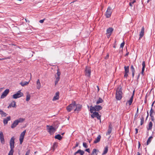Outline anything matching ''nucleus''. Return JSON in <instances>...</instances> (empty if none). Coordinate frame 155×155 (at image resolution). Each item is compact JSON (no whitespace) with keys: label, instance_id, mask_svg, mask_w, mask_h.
Listing matches in <instances>:
<instances>
[{"label":"nucleus","instance_id":"nucleus-1","mask_svg":"<svg viewBox=\"0 0 155 155\" xmlns=\"http://www.w3.org/2000/svg\"><path fill=\"white\" fill-rule=\"evenodd\" d=\"M122 89L121 87H118L116 91V98L117 100H120L122 98Z\"/></svg>","mask_w":155,"mask_h":155},{"label":"nucleus","instance_id":"nucleus-2","mask_svg":"<svg viewBox=\"0 0 155 155\" xmlns=\"http://www.w3.org/2000/svg\"><path fill=\"white\" fill-rule=\"evenodd\" d=\"M102 108V107L100 105H95L94 107L92 106H90V111L91 113H92L94 111H98Z\"/></svg>","mask_w":155,"mask_h":155},{"label":"nucleus","instance_id":"nucleus-3","mask_svg":"<svg viewBox=\"0 0 155 155\" xmlns=\"http://www.w3.org/2000/svg\"><path fill=\"white\" fill-rule=\"evenodd\" d=\"M76 106L75 101H74L67 107L66 109L68 112L71 111V110L73 109Z\"/></svg>","mask_w":155,"mask_h":155},{"label":"nucleus","instance_id":"nucleus-4","mask_svg":"<svg viewBox=\"0 0 155 155\" xmlns=\"http://www.w3.org/2000/svg\"><path fill=\"white\" fill-rule=\"evenodd\" d=\"M23 96V94L21 92V91H19L17 93L13 95V98L14 99H17Z\"/></svg>","mask_w":155,"mask_h":155},{"label":"nucleus","instance_id":"nucleus-5","mask_svg":"<svg viewBox=\"0 0 155 155\" xmlns=\"http://www.w3.org/2000/svg\"><path fill=\"white\" fill-rule=\"evenodd\" d=\"M47 127H49L47 129V130H48V132L50 134H51L52 133H53L56 130V129L58 127V126H57L56 128L52 126H49L48 125H47Z\"/></svg>","mask_w":155,"mask_h":155},{"label":"nucleus","instance_id":"nucleus-6","mask_svg":"<svg viewBox=\"0 0 155 155\" xmlns=\"http://www.w3.org/2000/svg\"><path fill=\"white\" fill-rule=\"evenodd\" d=\"M26 132V130H24L21 133L20 135L19 140L20 144H21L23 142V139L24 137V136L25 135Z\"/></svg>","mask_w":155,"mask_h":155},{"label":"nucleus","instance_id":"nucleus-7","mask_svg":"<svg viewBox=\"0 0 155 155\" xmlns=\"http://www.w3.org/2000/svg\"><path fill=\"white\" fill-rule=\"evenodd\" d=\"M112 13V10L111 8L109 7L106 12L105 15L107 18H109L111 16Z\"/></svg>","mask_w":155,"mask_h":155},{"label":"nucleus","instance_id":"nucleus-8","mask_svg":"<svg viewBox=\"0 0 155 155\" xmlns=\"http://www.w3.org/2000/svg\"><path fill=\"white\" fill-rule=\"evenodd\" d=\"M85 74L87 77H90L91 75V71L90 69V67L88 66L86 67L85 70Z\"/></svg>","mask_w":155,"mask_h":155},{"label":"nucleus","instance_id":"nucleus-9","mask_svg":"<svg viewBox=\"0 0 155 155\" xmlns=\"http://www.w3.org/2000/svg\"><path fill=\"white\" fill-rule=\"evenodd\" d=\"M15 139L13 137L11 138L10 140V148H14V144H15Z\"/></svg>","mask_w":155,"mask_h":155},{"label":"nucleus","instance_id":"nucleus-10","mask_svg":"<svg viewBox=\"0 0 155 155\" xmlns=\"http://www.w3.org/2000/svg\"><path fill=\"white\" fill-rule=\"evenodd\" d=\"M9 90L8 89H6L2 93L1 96V98H4L8 94L9 92Z\"/></svg>","mask_w":155,"mask_h":155},{"label":"nucleus","instance_id":"nucleus-11","mask_svg":"<svg viewBox=\"0 0 155 155\" xmlns=\"http://www.w3.org/2000/svg\"><path fill=\"white\" fill-rule=\"evenodd\" d=\"M61 74V72L58 71V70L57 72V77H56V76L55 75V77L56 78V80L55 81V85H56L58 83V81H59L60 79V76Z\"/></svg>","mask_w":155,"mask_h":155},{"label":"nucleus","instance_id":"nucleus-12","mask_svg":"<svg viewBox=\"0 0 155 155\" xmlns=\"http://www.w3.org/2000/svg\"><path fill=\"white\" fill-rule=\"evenodd\" d=\"M0 140L1 143L3 144H5V140L4 138V135L2 131L0 132Z\"/></svg>","mask_w":155,"mask_h":155},{"label":"nucleus","instance_id":"nucleus-13","mask_svg":"<svg viewBox=\"0 0 155 155\" xmlns=\"http://www.w3.org/2000/svg\"><path fill=\"white\" fill-rule=\"evenodd\" d=\"M134 91H134V90L133 92V93L132 94V95L131 96V97L130 98V99L127 102V103H128V104H129V105H130V106L132 102H133V97H134Z\"/></svg>","mask_w":155,"mask_h":155},{"label":"nucleus","instance_id":"nucleus-14","mask_svg":"<svg viewBox=\"0 0 155 155\" xmlns=\"http://www.w3.org/2000/svg\"><path fill=\"white\" fill-rule=\"evenodd\" d=\"M144 27L143 26L142 27V29H141V31L140 33V37L139 38V39H140L144 35Z\"/></svg>","mask_w":155,"mask_h":155},{"label":"nucleus","instance_id":"nucleus-15","mask_svg":"<svg viewBox=\"0 0 155 155\" xmlns=\"http://www.w3.org/2000/svg\"><path fill=\"white\" fill-rule=\"evenodd\" d=\"M12 107H16V102L15 101H13L9 105L8 107V108H9Z\"/></svg>","mask_w":155,"mask_h":155},{"label":"nucleus","instance_id":"nucleus-16","mask_svg":"<svg viewBox=\"0 0 155 155\" xmlns=\"http://www.w3.org/2000/svg\"><path fill=\"white\" fill-rule=\"evenodd\" d=\"M92 113V114H91V117L92 118L96 117H97V116L99 115V113L97 112H93Z\"/></svg>","mask_w":155,"mask_h":155},{"label":"nucleus","instance_id":"nucleus-17","mask_svg":"<svg viewBox=\"0 0 155 155\" xmlns=\"http://www.w3.org/2000/svg\"><path fill=\"white\" fill-rule=\"evenodd\" d=\"M76 108L75 109L74 111H79L80 110L81 108L82 107V106L79 104H78L77 105H76V106L75 107Z\"/></svg>","mask_w":155,"mask_h":155},{"label":"nucleus","instance_id":"nucleus-18","mask_svg":"<svg viewBox=\"0 0 155 155\" xmlns=\"http://www.w3.org/2000/svg\"><path fill=\"white\" fill-rule=\"evenodd\" d=\"M59 93L58 92H56L53 99V101H55L58 100L59 98Z\"/></svg>","mask_w":155,"mask_h":155},{"label":"nucleus","instance_id":"nucleus-19","mask_svg":"<svg viewBox=\"0 0 155 155\" xmlns=\"http://www.w3.org/2000/svg\"><path fill=\"white\" fill-rule=\"evenodd\" d=\"M11 117L10 116H9L7 117L6 118H5L3 120V123L5 125L8 124V121L10 120Z\"/></svg>","mask_w":155,"mask_h":155},{"label":"nucleus","instance_id":"nucleus-20","mask_svg":"<svg viewBox=\"0 0 155 155\" xmlns=\"http://www.w3.org/2000/svg\"><path fill=\"white\" fill-rule=\"evenodd\" d=\"M18 124V123L17 121L16 120H15L12 124L11 126V128H15Z\"/></svg>","mask_w":155,"mask_h":155},{"label":"nucleus","instance_id":"nucleus-21","mask_svg":"<svg viewBox=\"0 0 155 155\" xmlns=\"http://www.w3.org/2000/svg\"><path fill=\"white\" fill-rule=\"evenodd\" d=\"M101 137L100 135H98L97 138L95 139V140H94V143H97L99 142L100 140Z\"/></svg>","mask_w":155,"mask_h":155},{"label":"nucleus","instance_id":"nucleus-22","mask_svg":"<svg viewBox=\"0 0 155 155\" xmlns=\"http://www.w3.org/2000/svg\"><path fill=\"white\" fill-rule=\"evenodd\" d=\"M108 146H106L105 147V148L104 149V150L102 154V155H104L106 154L107 153V152L108 151Z\"/></svg>","mask_w":155,"mask_h":155},{"label":"nucleus","instance_id":"nucleus-23","mask_svg":"<svg viewBox=\"0 0 155 155\" xmlns=\"http://www.w3.org/2000/svg\"><path fill=\"white\" fill-rule=\"evenodd\" d=\"M113 29L111 28H109L107 30V34H111L112 32L113 31Z\"/></svg>","mask_w":155,"mask_h":155},{"label":"nucleus","instance_id":"nucleus-24","mask_svg":"<svg viewBox=\"0 0 155 155\" xmlns=\"http://www.w3.org/2000/svg\"><path fill=\"white\" fill-rule=\"evenodd\" d=\"M37 88L38 89H40L41 87V84L40 83V80L38 79L37 81Z\"/></svg>","mask_w":155,"mask_h":155},{"label":"nucleus","instance_id":"nucleus-25","mask_svg":"<svg viewBox=\"0 0 155 155\" xmlns=\"http://www.w3.org/2000/svg\"><path fill=\"white\" fill-rule=\"evenodd\" d=\"M29 81L28 82L27 81H24V82H21L20 83V84L23 87H24L26 85H27L28 84Z\"/></svg>","mask_w":155,"mask_h":155},{"label":"nucleus","instance_id":"nucleus-26","mask_svg":"<svg viewBox=\"0 0 155 155\" xmlns=\"http://www.w3.org/2000/svg\"><path fill=\"white\" fill-rule=\"evenodd\" d=\"M112 131V127L110 126V125L108 127V128L107 130V132L106 133V135H109L110 133H111Z\"/></svg>","mask_w":155,"mask_h":155},{"label":"nucleus","instance_id":"nucleus-27","mask_svg":"<svg viewBox=\"0 0 155 155\" xmlns=\"http://www.w3.org/2000/svg\"><path fill=\"white\" fill-rule=\"evenodd\" d=\"M55 139H57L59 140H61L62 138V137L61 136L60 134H57L54 137Z\"/></svg>","mask_w":155,"mask_h":155},{"label":"nucleus","instance_id":"nucleus-28","mask_svg":"<svg viewBox=\"0 0 155 155\" xmlns=\"http://www.w3.org/2000/svg\"><path fill=\"white\" fill-rule=\"evenodd\" d=\"M98 151V150H97L96 149H94L93 150L91 155H93L94 154H95V155H97V152Z\"/></svg>","mask_w":155,"mask_h":155},{"label":"nucleus","instance_id":"nucleus-29","mask_svg":"<svg viewBox=\"0 0 155 155\" xmlns=\"http://www.w3.org/2000/svg\"><path fill=\"white\" fill-rule=\"evenodd\" d=\"M153 138V137L152 136H150L148 138L147 141V145H148L150 143Z\"/></svg>","mask_w":155,"mask_h":155},{"label":"nucleus","instance_id":"nucleus-30","mask_svg":"<svg viewBox=\"0 0 155 155\" xmlns=\"http://www.w3.org/2000/svg\"><path fill=\"white\" fill-rule=\"evenodd\" d=\"M103 102V99L99 97L98 100L96 102V104H98L100 103H102Z\"/></svg>","mask_w":155,"mask_h":155},{"label":"nucleus","instance_id":"nucleus-31","mask_svg":"<svg viewBox=\"0 0 155 155\" xmlns=\"http://www.w3.org/2000/svg\"><path fill=\"white\" fill-rule=\"evenodd\" d=\"M125 73H128L129 72V67L128 66L124 67Z\"/></svg>","mask_w":155,"mask_h":155},{"label":"nucleus","instance_id":"nucleus-32","mask_svg":"<svg viewBox=\"0 0 155 155\" xmlns=\"http://www.w3.org/2000/svg\"><path fill=\"white\" fill-rule=\"evenodd\" d=\"M25 120V119L24 118H20L16 120L17 121L18 123H19L22 122Z\"/></svg>","mask_w":155,"mask_h":155},{"label":"nucleus","instance_id":"nucleus-33","mask_svg":"<svg viewBox=\"0 0 155 155\" xmlns=\"http://www.w3.org/2000/svg\"><path fill=\"white\" fill-rule=\"evenodd\" d=\"M153 126V124L152 122L150 121L149 122V127L147 128V129L148 130H151L152 128V127Z\"/></svg>","mask_w":155,"mask_h":155},{"label":"nucleus","instance_id":"nucleus-34","mask_svg":"<svg viewBox=\"0 0 155 155\" xmlns=\"http://www.w3.org/2000/svg\"><path fill=\"white\" fill-rule=\"evenodd\" d=\"M11 150L9 151L8 155H13L14 152V148H10Z\"/></svg>","mask_w":155,"mask_h":155},{"label":"nucleus","instance_id":"nucleus-35","mask_svg":"<svg viewBox=\"0 0 155 155\" xmlns=\"http://www.w3.org/2000/svg\"><path fill=\"white\" fill-rule=\"evenodd\" d=\"M57 147V144L56 143H54V144L53 145V146L52 147V149L53 150H54L55 148H56Z\"/></svg>","mask_w":155,"mask_h":155},{"label":"nucleus","instance_id":"nucleus-36","mask_svg":"<svg viewBox=\"0 0 155 155\" xmlns=\"http://www.w3.org/2000/svg\"><path fill=\"white\" fill-rule=\"evenodd\" d=\"M31 96L29 94H28L26 96V101H28L30 99Z\"/></svg>","mask_w":155,"mask_h":155},{"label":"nucleus","instance_id":"nucleus-37","mask_svg":"<svg viewBox=\"0 0 155 155\" xmlns=\"http://www.w3.org/2000/svg\"><path fill=\"white\" fill-rule=\"evenodd\" d=\"M144 118L143 117H142L141 118V121H140V125H142L143 122H144Z\"/></svg>","mask_w":155,"mask_h":155},{"label":"nucleus","instance_id":"nucleus-38","mask_svg":"<svg viewBox=\"0 0 155 155\" xmlns=\"http://www.w3.org/2000/svg\"><path fill=\"white\" fill-rule=\"evenodd\" d=\"M130 68L132 72H135V69L134 67V66L133 65H132L131 66Z\"/></svg>","mask_w":155,"mask_h":155},{"label":"nucleus","instance_id":"nucleus-39","mask_svg":"<svg viewBox=\"0 0 155 155\" xmlns=\"http://www.w3.org/2000/svg\"><path fill=\"white\" fill-rule=\"evenodd\" d=\"M145 67H142V69L141 74L143 75H144V72L145 69Z\"/></svg>","mask_w":155,"mask_h":155},{"label":"nucleus","instance_id":"nucleus-40","mask_svg":"<svg viewBox=\"0 0 155 155\" xmlns=\"http://www.w3.org/2000/svg\"><path fill=\"white\" fill-rule=\"evenodd\" d=\"M83 147L85 148H87L88 147L87 146V143H83Z\"/></svg>","mask_w":155,"mask_h":155},{"label":"nucleus","instance_id":"nucleus-41","mask_svg":"<svg viewBox=\"0 0 155 155\" xmlns=\"http://www.w3.org/2000/svg\"><path fill=\"white\" fill-rule=\"evenodd\" d=\"M136 2V0H134L132 2H130L129 3V5L131 6H132V5L134 3H135Z\"/></svg>","mask_w":155,"mask_h":155},{"label":"nucleus","instance_id":"nucleus-42","mask_svg":"<svg viewBox=\"0 0 155 155\" xmlns=\"http://www.w3.org/2000/svg\"><path fill=\"white\" fill-rule=\"evenodd\" d=\"M7 115V114L4 112L2 113V114H1L2 117H6Z\"/></svg>","mask_w":155,"mask_h":155},{"label":"nucleus","instance_id":"nucleus-43","mask_svg":"<svg viewBox=\"0 0 155 155\" xmlns=\"http://www.w3.org/2000/svg\"><path fill=\"white\" fill-rule=\"evenodd\" d=\"M125 43L124 42L122 43L120 45V47L123 48L124 45Z\"/></svg>","mask_w":155,"mask_h":155},{"label":"nucleus","instance_id":"nucleus-44","mask_svg":"<svg viewBox=\"0 0 155 155\" xmlns=\"http://www.w3.org/2000/svg\"><path fill=\"white\" fill-rule=\"evenodd\" d=\"M81 150L80 149L78 150L77 152H75L74 153V155H76V154H78V153H80Z\"/></svg>","mask_w":155,"mask_h":155},{"label":"nucleus","instance_id":"nucleus-45","mask_svg":"<svg viewBox=\"0 0 155 155\" xmlns=\"http://www.w3.org/2000/svg\"><path fill=\"white\" fill-rule=\"evenodd\" d=\"M153 112H154V111L152 109V107H151V110L150 111V115H151V114H152V113Z\"/></svg>","mask_w":155,"mask_h":155},{"label":"nucleus","instance_id":"nucleus-46","mask_svg":"<svg viewBox=\"0 0 155 155\" xmlns=\"http://www.w3.org/2000/svg\"><path fill=\"white\" fill-rule=\"evenodd\" d=\"M142 65L143 67H145V61H143L142 64Z\"/></svg>","mask_w":155,"mask_h":155},{"label":"nucleus","instance_id":"nucleus-47","mask_svg":"<svg viewBox=\"0 0 155 155\" xmlns=\"http://www.w3.org/2000/svg\"><path fill=\"white\" fill-rule=\"evenodd\" d=\"M79 145V143L78 142H76L75 146L73 147V148H75L76 147H78Z\"/></svg>","mask_w":155,"mask_h":155},{"label":"nucleus","instance_id":"nucleus-48","mask_svg":"<svg viewBox=\"0 0 155 155\" xmlns=\"http://www.w3.org/2000/svg\"><path fill=\"white\" fill-rule=\"evenodd\" d=\"M84 153V151L81 150L80 153V154L81 155H83Z\"/></svg>","mask_w":155,"mask_h":155},{"label":"nucleus","instance_id":"nucleus-49","mask_svg":"<svg viewBox=\"0 0 155 155\" xmlns=\"http://www.w3.org/2000/svg\"><path fill=\"white\" fill-rule=\"evenodd\" d=\"M96 117L97 118V119L99 120V119L100 120V121L101 122V116L99 115V114L98 116H97V117Z\"/></svg>","mask_w":155,"mask_h":155},{"label":"nucleus","instance_id":"nucleus-50","mask_svg":"<svg viewBox=\"0 0 155 155\" xmlns=\"http://www.w3.org/2000/svg\"><path fill=\"white\" fill-rule=\"evenodd\" d=\"M85 151L88 152L89 153H90V149L89 148L86 149L85 150Z\"/></svg>","mask_w":155,"mask_h":155},{"label":"nucleus","instance_id":"nucleus-51","mask_svg":"<svg viewBox=\"0 0 155 155\" xmlns=\"http://www.w3.org/2000/svg\"><path fill=\"white\" fill-rule=\"evenodd\" d=\"M45 20V19H44L42 20H40L39 21V22L40 23H43L44 21Z\"/></svg>","mask_w":155,"mask_h":155},{"label":"nucleus","instance_id":"nucleus-52","mask_svg":"<svg viewBox=\"0 0 155 155\" xmlns=\"http://www.w3.org/2000/svg\"><path fill=\"white\" fill-rule=\"evenodd\" d=\"M128 73H125L124 77H126V78H127V77L128 76V74H127Z\"/></svg>","mask_w":155,"mask_h":155},{"label":"nucleus","instance_id":"nucleus-53","mask_svg":"<svg viewBox=\"0 0 155 155\" xmlns=\"http://www.w3.org/2000/svg\"><path fill=\"white\" fill-rule=\"evenodd\" d=\"M110 35L111 34H107V37L108 38H109L110 37Z\"/></svg>","mask_w":155,"mask_h":155},{"label":"nucleus","instance_id":"nucleus-54","mask_svg":"<svg viewBox=\"0 0 155 155\" xmlns=\"http://www.w3.org/2000/svg\"><path fill=\"white\" fill-rule=\"evenodd\" d=\"M135 130H136V133H135L136 134L138 133V129H137V128H136L135 129Z\"/></svg>","mask_w":155,"mask_h":155},{"label":"nucleus","instance_id":"nucleus-55","mask_svg":"<svg viewBox=\"0 0 155 155\" xmlns=\"http://www.w3.org/2000/svg\"><path fill=\"white\" fill-rule=\"evenodd\" d=\"M151 118L152 121H153L154 120V117H151Z\"/></svg>","mask_w":155,"mask_h":155},{"label":"nucleus","instance_id":"nucleus-56","mask_svg":"<svg viewBox=\"0 0 155 155\" xmlns=\"http://www.w3.org/2000/svg\"><path fill=\"white\" fill-rule=\"evenodd\" d=\"M4 112L1 109H0V114L1 115L2 113Z\"/></svg>","mask_w":155,"mask_h":155},{"label":"nucleus","instance_id":"nucleus-57","mask_svg":"<svg viewBox=\"0 0 155 155\" xmlns=\"http://www.w3.org/2000/svg\"><path fill=\"white\" fill-rule=\"evenodd\" d=\"M135 72H132V75L133 78L134 76V74H135Z\"/></svg>","mask_w":155,"mask_h":155},{"label":"nucleus","instance_id":"nucleus-58","mask_svg":"<svg viewBox=\"0 0 155 155\" xmlns=\"http://www.w3.org/2000/svg\"><path fill=\"white\" fill-rule=\"evenodd\" d=\"M108 57H109V55L108 54L106 56V57L105 58L106 59H107L108 58Z\"/></svg>","mask_w":155,"mask_h":155},{"label":"nucleus","instance_id":"nucleus-59","mask_svg":"<svg viewBox=\"0 0 155 155\" xmlns=\"http://www.w3.org/2000/svg\"><path fill=\"white\" fill-rule=\"evenodd\" d=\"M25 19V20L26 22H28V23H29V20L26 19V18Z\"/></svg>","mask_w":155,"mask_h":155},{"label":"nucleus","instance_id":"nucleus-60","mask_svg":"<svg viewBox=\"0 0 155 155\" xmlns=\"http://www.w3.org/2000/svg\"><path fill=\"white\" fill-rule=\"evenodd\" d=\"M140 74H138V75L137 79H138L139 78L140 76Z\"/></svg>","mask_w":155,"mask_h":155},{"label":"nucleus","instance_id":"nucleus-61","mask_svg":"<svg viewBox=\"0 0 155 155\" xmlns=\"http://www.w3.org/2000/svg\"><path fill=\"white\" fill-rule=\"evenodd\" d=\"M147 116L146 117V119L147 120V118H148V116H149V113H148V111H147Z\"/></svg>","mask_w":155,"mask_h":155},{"label":"nucleus","instance_id":"nucleus-62","mask_svg":"<svg viewBox=\"0 0 155 155\" xmlns=\"http://www.w3.org/2000/svg\"><path fill=\"white\" fill-rule=\"evenodd\" d=\"M116 44L115 43L114 44V45L113 46V48H116Z\"/></svg>","mask_w":155,"mask_h":155},{"label":"nucleus","instance_id":"nucleus-63","mask_svg":"<svg viewBox=\"0 0 155 155\" xmlns=\"http://www.w3.org/2000/svg\"><path fill=\"white\" fill-rule=\"evenodd\" d=\"M137 155H140V153H139V152H137Z\"/></svg>","mask_w":155,"mask_h":155},{"label":"nucleus","instance_id":"nucleus-64","mask_svg":"<svg viewBox=\"0 0 155 155\" xmlns=\"http://www.w3.org/2000/svg\"><path fill=\"white\" fill-rule=\"evenodd\" d=\"M128 54H129V52H128V53H127L126 54H125V56H127V55H128Z\"/></svg>","mask_w":155,"mask_h":155}]
</instances>
